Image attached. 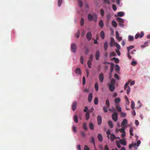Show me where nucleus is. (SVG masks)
I'll return each mask as SVG.
<instances>
[{"mask_svg": "<svg viewBox=\"0 0 150 150\" xmlns=\"http://www.w3.org/2000/svg\"><path fill=\"white\" fill-rule=\"evenodd\" d=\"M88 18L89 21H91L93 20L95 22L97 21V17L95 13H94L93 15L89 14L88 16Z\"/></svg>", "mask_w": 150, "mask_h": 150, "instance_id": "nucleus-1", "label": "nucleus"}, {"mask_svg": "<svg viewBox=\"0 0 150 150\" xmlns=\"http://www.w3.org/2000/svg\"><path fill=\"white\" fill-rule=\"evenodd\" d=\"M112 117L114 121H117L118 119V114L116 112L114 113L112 115Z\"/></svg>", "mask_w": 150, "mask_h": 150, "instance_id": "nucleus-2", "label": "nucleus"}, {"mask_svg": "<svg viewBox=\"0 0 150 150\" xmlns=\"http://www.w3.org/2000/svg\"><path fill=\"white\" fill-rule=\"evenodd\" d=\"M71 51L73 53H75L76 52L77 47L75 44H72L71 45Z\"/></svg>", "mask_w": 150, "mask_h": 150, "instance_id": "nucleus-3", "label": "nucleus"}, {"mask_svg": "<svg viewBox=\"0 0 150 150\" xmlns=\"http://www.w3.org/2000/svg\"><path fill=\"white\" fill-rule=\"evenodd\" d=\"M127 124V119H124L121 123V127L122 128H125Z\"/></svg>", "mask_w": 150, "mask_h": 150, "instance_id": "nucleus-4", "label": "nucleus"}, {"mask_svg": "<svg viewBox=\"0 0 150 150\" xmlns=\"http://www.w3.org/2000/svg\"><path fill=\"white\" fill-rule=\"evenodd\" d=\"M144 35V33L142 31L140 33H137V34L135 37V39H137L138 38H141Z\"/></svg>", "mask_w": 150, "mask_h": 150, "instance_id": "nucleus-5", "label": "nucleus"}, {"mask_svg": "<svg viewBox=\"0 0 150 150\" xmlns=\"http://www.w3.org/2000/svg\"><path fill=\"white\" fill-rule=\"evenodd\" d=\"M99 78L100 82L101 83L103 82L104 80V74L103 73L100 74L99 76Z\"/></svg>", "mask_w": 150, "mask_h": 150, "instance_id": "nucleus-6", "label": "nucleus"}, {"mask_svg": "<svg viewBox=\"0 0 150 150\" xmlns=\"http://www.w3.org/2000/svg\"><path fill=\"white\" fill-rule=\"evenodd\" d=\"M108 85L109 86V89L112 92L114 91L115 89V85L110 84L109 83H108Z\"/></svg>", "mask_w": 150, "mask_h": 150, "instance_id": "nucleus-7", "label": "nucleus"}, {"mask_svg": "<svg viewBox=\"0 0 150 150\" xmlns=\"http://www.w3.org/2000/svg\"><path fill=\"white\" fill-rule=\"evenodd\" d=\"M92 34L90 32H88L86 35V38L87 40L88 41L90 40L91 38Z\"/></svg>", "mask_w": 150, "mask_h": 150, "instance_id": "nucleus-8", "label": "nucleus"}, {"mask_svg": "<svg viewBox=\"0 0 150 150\" xmlns=\"http://www.w3.org/2000/svg\"><path fill=\"white\" fill-rule=\"evenodd\" d=\"M77 102L75 101L72 103V108L73 111H74L76 109L77 106Z\"/></svg>", "mask_w": 150, "mask_h": 150, "instance_id": "nucleus-9", "label": "nucleus"}, {"mask_svg": "<svg viewBox=\"0 0 150 150\" xmlns=\"http://www.w3.org/2000/svg\"><path fill=\"white\" fill-rule=\"evenodd\" d=\"M100 56V52L97 50L96 51L95 54V58L97 60H98L99 59V57Z\"/></svg>", "mask_w": 150, "mask_h": 150, "instance_id": "nucleus-10", "label": "nucleus"}, {"mask_svg": "<svg viewBox=\"0 0 150 150\" xmlns=\"http://www.w3.org/2000/svg\"><path fill=\"white\" fill-rule=\"evenodd\" d=\"M102 118L100 116L98 115L97 117L98 124L99 125H100L102 123Z\"/></svg>", "mask_w": 150, "mask_h": 150, "instance_id": "nucleus-11", "label": "nucleus"}, {"mask_svg": "<svg viewBox=\"0 0 150 150\" xmlns=\"http://www.w3.org/2000/svg\"><path fill=\"white\" fill-rule=\"evenodd\" d=\"M115 40L113 37L110 38V47H112L113 46L114 43H115Z\"/></svg>", "mask_w": 150, "mask_h": 150, "instance_id": "nucleus-12", "label": "nucleus"}, {"mask_svg": "<svg viewBox=\"0 0 150 150\" xmlns=\"http://www.w3.org/2000/svg\"><path fill=\"white\" fill-rule=\"evenodd\" d=\"M116 37L119 41H121L122 40V38L120 36L119 33L117 31L116 32Z\"/></svg>", "mask_w": 150, "mask_h": 150, "instance_id": "nucleus-13", "label": "nucleus"}, {"mask_svg": "<svg viewBox=\"0 0 150 150\" xmlns=\"http://www.w3.org/2000/svg\"><path fill=\"white\" fill-rule=\"evenodd\" d=\"M75 73L78 75L81 74V71L80 69L79 68H76L75 71Z\"/></svg>", "mask_w": 150, "mask_h": 150, "instance_id": "nucleus-14", "label": "nucleus"}, {"mask_svg": "<svg viewBox=\"0 0 150 150\" xmlns=\"http://www.w3.org/2000/svg\"><path fill=\"white\" fill-rule=\"evenodd\" d=\"M110 137L111 140L113 142L114 141V139H116L117 137H116L114 134H110Z\"/></svg>", "mask_w": 150, "mask_h": 150, "instance_id": "nucleus-15", "label": "nucleus"}, {"mask_svg": "<svg viewBox=\"0 0 150 150\" xmlns=\"http://www.w3.org/2000/svg\"><path fill=\"white\" fill-rule=\"evenodd\" d=\"M97 138L99 142H102L103 141V137L101 134H98Z\"/></svg>", "mask_w": 150, "mask_h": 150, "instance_id": "nucleus-16", "label": "nucleus"}, {"mask_svg": "<svg viewBox=\"0 0 150 150\" xmlns=\"http://www.w3.org/2000/svg\"><path fill=\"white\" fill-rule=\"evenodd\" d=\"M120 142L122 145L125 146L126 145V142L125 141V139H120Z\"/></svg>", "mask_w": 150, "mask_h": 150, "instance_id": "nucleus-17", "label": "nucleus"}, {"mask_svg": "<svg viewBox=\"0 0 150 150\" xmlns=\"http://www.w3.org/2000/svg\"><path fill=\"white\" fill-rule=\"evenodd\" d=\"M92 98V93H91L89 94L88 98V101L89 103H90L91 101Z\"/></svg>", "mask_w": 150, "mask_h": 150, "instance_id": "nucleus-18", "label": "nucleus"}, {"mask_svg": "<svg viewBox=\"0 0 150 150\" xmlns=\"http://www.w3.org/2000/svg\"><path fill=\"white\" fill-rule=\"evenodd\" d=\"M86 119V120H88L89 119L90 117V115L89 113V112L88 111H87L86 112L85 114Z\"/></svg>", "mask_w": 150, "mask_h": 150, "instance_id": "nucleus-19", "label": "nucleus"}, {"mask_svg": "<svg viewBox=\"0 0 150 150\" xmlns=\"http://www.w3.org/2000/svg\"><path fill=\"white\" fill-rule=\"evenodd\" d=\"M117 21L120 23H123L124 21L122 18H117Z\"/></svg>", "mask_w": 150, "mask_h": 150, "instance_id": "nucleus-20", "label": "nucleus"}, {"mask_svg": "<svg viewBox=\"0 0 150 150\" xmlns=\"http://www.w3.org/2000/svg\"><path fill=\"white\" fill-rule=\"evenodd\" d=\"M108 44L107 42H105L104 44V48L105 50L106 51L108 48Z\"/></svg>", "mask_w": 150, "mask_h": 150, "instance_id": "nucleus-21", "label": "nucleus"}, {"mask_svg": "<svg viewBox=\"0 0 150 150\" xmlns=\"http://www.w3.org/2000/svg\"><path fill=\"white\" fill-rule=\"evenodd\" d=\"M99 25L100 27L101 28H103L104 26L103 21L102 20H100L99 23Z\"/></svg>", "mask_w": 150, "mask_h": 150, "instance_id": "nucleus-22", "label": "nucleus"}, {"mask_svg": "<svg viewBox=\"0 0 150 150\" xmlns=\"http://www.w3.org/2000/svg\"><path fill=\"white\" fill-rule=\"evenodd\" d=\"M114 67V64L113 63L111 64L110 68V73H112Z\"/></svg>", "mask_w": 150, "mask_h": 150, "instance_id": "nucleus-23", "label": "nucleus"}, {"mask_svg": "<svg viewBox=\"0 0 150 150\" xmlns=\"http://www.w3.org/2000/svg\"><path fill=\"white\" fill-rule=\"evenodd\" d=\"M124 13L123 12H118L117 13L118 16L122 17L124 15Z\"/></svg>", "mask_w": 150, "mask_h": 150, "instance_id": "nucleus-24", "label": "nucleus"}, {"mask_svg": "<svg viewBox=\"0 0 150 150\" xmlns=\"http://www.w3.org/2000/svg\"><path fill=\"white\" fill-rule=\"evenodd\" d=\"M100 37L101 38L103 39L105 38V33L103 31H101L100 34Z\"/></svg>", "mask_w": 150, "mask_h": 150, "instance_id": "nucleus-25", "label": "nucleus"}, {"mask_svg": "<svg viewBox=\"0 0 150 150\" xmlns=\"http://www.w3.org/2000/svg\"><path fill=\"white\" fill-rule=\"evenodd\" d=\"M131 81V80L129 79L128 82L125 83L124 86V89L125 90L126 89L127 87L128 86V84L130 83Z\"/></svg>", "mask_w": 150, "mask_h": 150, "instance_id": "nucleus-26", "label": "nucleus"}, {"mask_svg": "<svg viewBox=\"0 0 150 150\" xmlns=\"http://www.w3.org/2000/svg\"><path fill=\"white\" fill-rule=\"evenodd\" d=\"M105 104L107 108H109L110 107V103L108 100L107 99L106 100Z\"/></svg>", "mask_w": 150, "mask_h": 150, "instance_id": "nucleus-27", "label": "nucleus"}, {"mask_svg": "<svg viewBox=\"0 0 150 150\" xmlns=\"http://www.w3.org/2000/svg\"><path fill=\"white\" fill-rule=\"evenodd\" d=\"M131 108L132 109L135 108V103L133 100L131 101Z\"/></svg>", "mask_w": 150, "mask_h": 150, "instance_id": "nucleus-28", "label": "nucleus"}, {"mask_svg": "<svg viewBox=\"0 0 150 150\" xmlns=\"http://www.w3.org/2000/svg\"><path fill=\"white\" fill-rule=\"evenodd\" d=\"M134 46L131 45L128 47H127V50L128 52H129L130 51V50L134 48Z\"/></svg>", "mask_w": 150, "mask_h": 150, "instance_id": "nucleus-29", "label": "nucleus"}, {"mask_svg": "<svg viewBox=\"0 0 150 150\" xmlns=\"http://www.w3.org/2000/svg\"><path fill=\"white\" fill-rule=\"evenodd\" d=\"M108 124L110 127L112 128L113 127V124L112 122L110 121H108Z\"/></svg>", "mask_w": 150, "mask_h": 150, "instance_id": "nucleus-30", "label": "nucleus"}, {"mask_svg": "<svg viewBox=\"0 0 150 150\" xmlns=\"http://www.w3.org/2000/svg\"><path fill=\"white\" fill-rule=\"evenodd\" d=\"M120 101V99L119 98H117L115 99V103H119Z\"/></svg>", "mask_w": 150, "mask_h": 150, "instance_id": "nucleus-31", "label": "nucleus"}, {"mask_svg": "<svg viewBox=\"0 0 150 150\" xmlns=\"http://www.w3.org/2000/svg\"><path fill=\"white\" fill-rule=\"evenodd\" d=\"M74 122L76 123H77L78 122V118L77 116L76 115H74Z\"/></svg>", "mask_w": 150, "mask_h": 150, "instance_id": "nucleus-32", "label": "nucleus"}, {"mask_svg": "<svg viewBox=\"0 0 150 150\" xmlns=\"http://www.w3.org/2000/svg\"><path fill=\"white\" fill-rule=\"evenodd\" d=\"M110 82L111 83H109V84L115 85V81L114 79H112L111 80Z\"/></svg>", "mask_w": 150, "mask_h": 150, "instance_id": "nucleus-33", "label": "nucleus"}, {"mask_svg": "<svg viewBox=\"0 0 150 150\" xmlns=\"http://www.w3.org/2000/svg\"><path fill=\"white\" fill-rule=\"evenodd\" d=\"M112 25L114 27L116 28L117 26V23L115 21H113L112 22Z\"/></svg>", "mask_w": 150, "mask_h": 150, "instance_id": "nucleus-34", "label": "nucleus"}, {"mask_svg": "<svg viewBox=\"0 0 150 150\" xmlns=\"http://www.w3.org/2000/svg\"><path fill=\"white\" fill-rule=\"evenodd\" d=\"M94 103L96 105H97L98 103V99L97 97H96L94 100Z\"/></svg>", "mask_w": 150, "mask_h": 150, "instance_id": "nucleus-35", "label": "nucleus"}, {"mask_svg": "<svg viewBox=\"0 0 150 150\" xmlns=\"http://www.w3.org/2000/svg\"><path fill=\"white\" fill-rule=\"evenodd\" d=\"M100 13L102 16H103L104 15V11L103 9H100Z\"/></svg>", "mask_w": 150, "mask_h": 150, "instance_id": "nucleus-36", "label": "nucleus"}, {"mask_svg": "<svg viewBox=\"0 0 150 150\" xmlns=\"http://www.w3.org/2000/svg\"><path fill=\"white\" fill-rule=\"evenodd\" d=\"M89 127L90 128V129H91L93 130V129L94 128V125H93L91 123V122H90L89 124Z\"/></svg>", "mask_w": 150, "mask_h": 150, "instance_id": "nucleus-37", "label": "nucleus"}, {"mask_svg": "<svg viewBox=\"0 0 150 150\" xmlns=\"http://www.w3.org/2000/svg\"><path fill=\"white\" fill-rule=\"evenodd\" d=\"M128 39L129 41H132L134 40L133 37L132 36L129 35L128 36Z\"/></svg>", "mask_w": 150, "mask_h": 150, "instance_id": "nucleus-38", "label": "nucleus"}, {"mask_svg": "<svg viewBox=\"0 0 150 150\" xmlns=\"http://www.w3.org/2000/svg\"><path fill=\"white\" fill-rule=\"evenodd\" d=\"M115 45L118 49L119 50L120 49V46L118 43L115 42Z\"/></svg>", "mask_w": 150, "mask_h": 150, "instance_id": "nucleus-39", "label": "nucleus"}, {"mask_svg": "<svg viewBox=\"0 0 150 150\" xmlns=\"http://www.w3.org/2000/svg\"><path fill=\"white\" fill-rule=\"evenodd\" d=\"M116 108L118 111L120 112L121 111V108L120 106L117 105L116 106Z\"/></svg>", "mask_w": 150, "mask_h": 150, "instance_id": "nucleus-40", "label": "nucleus"}, {"mask_svg": "<svg viewBox=\"0 0 150 150\" xmlns=\"http://www.w3.org/2000/svg\"><path fill=\"white\" fill-rule=\"evenodd\" d=\"M63 0H58V5L59 7H60L62 2Z\"/></svg>", "mask_w": 150, "mask_h": 150, "instance_id": "nucleus-41", "label": "nucleus"}, {"mask_svg": "<svg viewBox=\"0 0 150 150\" xmlns=\"http://www.w3.org/2000/svg\"><path fill=\"white\" fill-rule=\"evenodd\" d=\"M113 59L114 60V61L116 63H119V59L117 58L114 57Z\"/></svg>", "mask_w": 150, "mask_h": 150, "instance_id": "nucleus-42", "label": "nucleus"}, {"mask_svg": "<svg viewBox=\"0 0 150 150\" xmlns=\"http://www.w3.org/2000/svg\"><path fill=\"white\" fill-rule=\"evenodd\" d=\"M88 67L90 68H91V61H90V60H89L88 61Z\"/></svg>", "mask_w": 150, "mask_h": 150, "instance_id": "nucleus-43", "label": "nucleus"}, {"mask_svg": "<svg viewBox=\"0 0 150 150\" xmlns=\"http://www.w3.org/2000/svg\"><path fill=\"white\" fill-rule=\"evenodd\" d=\"M125 128H122L121 129H119V131L123 133L125 132Z\"/></svg>", "mask_w": 150, "mask_h": 150, "instance_id": "nucleus-44", "label": "nucleus"}, {"mask_svg": "<svg viewBox=\"0 0 150 150\" xmlns=\"http://www.w3.org/2000/svg\"><path fill=\"white\" fill-rule=\"evenodd\" d=\"M95 88L97 91H98V86L97 83H96L95 85Z\"/></svg>", "mask_w": 150, "mask_h": 150, "instance_id": "nucleus-45", "label": "nucleus"}, {"mask_svg": "<svg viewBox=\"0 0 150 150\" xmlns=\"http://www.w3.org/2000/svg\"><path fill=\"white\" fill-rule=\"evenodd\" d=\"M80 62L82 64H83V58L82 56H81L80 58Z\"/></svg>", "mask_w": 150, "mask_h": 150, "instance_id": "nucleus-46", "label": "nucleus"}, {"mask_svg": "<svg viewBox=\"0 0 150 150\" xmlns=\"http://www.w3.org/2000/svg\"><path fill=\"white\" fill-rule=\"evenodd\" d=\"M114 77L117 80H119L120 79V77L117 74H115L114 75Z\"/></svg>", "mask_w": 150, "mask_h": 150, "instance_id": "nucleus-47", "label": "nucleus"}, {"mask_svg": "<svg viewBox=\"0 0 150 150\" xmlns=\"http://www.w3.org/2000/svg\"><path fill=\"white\" fill-rule=\"evenodd\" d=\"M81 134L82 137H85L86 136L85 134L83 131H81Z\"/></svg>", "mask_w": 150, "mask_h": 150, "instance_id": "nucleus-48", "label": "nucleus"}, {"mask_svg": "<svg viewBox=\"0 0 150 150\" xmlns=\"http://www.w3.org/2000/svg\"><path fill=\"white\" fill-rule=\"evenodd\" d=\"M79 6L82 7L83 6V2L81 0H79Z\"/></svg>", "mask_w": 150, "mask_h": 150, "instance_id": "nucleus-49", "label": "nucleus"}, {"mask_svg": "<svg viewBox=\"0 0 150 150\" xmlns=\"http://www.w3.org/2000/svg\"><path fill=\"white\" fill-rule=\"evenodd\" d=\"M84 23V20L83 18H82L81 20V26H82Z\"/></svg>", "mask_w": 150, "mask_h": 150, "instance_id": "nucleus-50", "label": "nucleus"}, {"mask_svg": "<svg viewBox=\"0 0 150 150\" xmlns=\"http://www.w3.org/2000/svg\"><path fill=\"white\" fill-rule=\"evenodd\" d=\"M127 94H129L130 91V88L129 86L128 87L127 89L126 90Z\"/></svg>", "mask_w": 150, "mask_h": 150, "instance_id": "nucleus-51", "label": "nucleus"}, {"mask_svg": "<svg viewBox=\"0 0 150 150\" xmlns=\"http://www.w3.org/2000/svg\"><path fill=\"white\" fill-rule=\"evenodd\" d=\"M104 2L107 4H110V1L109 0H103Z\"/></svg>", "mask_w": 150, "mask_h": 150, "instance_id": "nucleus-52", "label": "nucleus"}, {"mask_svg": "<svg viewBox=\"0 0 150 150\" xmlns=\"http://www.w3.org/2000/svg\"><path fill=\"white\" fill-rule=\"evenodd\" d=\"M120 114L122 117H125L126 115V114L125 112H121L120 113Z\"/></svg>", "mask_w": 150, "mask_h": 150, "instance_id": "nucleus-53", "label": "nucleus"}, {"mask_svg": "<svg viewBox=\"0 0 150 150\" xmlns=\"http://www.w3.org/2000/svg\"><path fill=\"white\" fill-rule=\"evenodd\" d=\"M110 56H116V54L115 52H110Z\"/></svg>", "mask_w": 150, "mask_h": 150, "instance_id": "nucleus-54", "label": "nucleus"}, {"mask_svg": "<svg viewBox=\"0 0 150 150\" xmlns=\"http://www.w3.org/2000/svg\"><path fill=\"white\" fill-rule=\"evenodd\" d=\"M106 134L108 135L107 137L108 139H110V137L109 136V135H110V132L109 130H108L106 132Z\"/></svg>", "mask_w": 150, "mask_h": 150, "instance_id": "nucleus-55", "label": "nucleus"}, {"mask_svg": "<svg viewBox=\"0 0 150 150\" xmlns=\"http://www.w3.org/2000/svg\"><path fill=\"white\" fill-rule=\"evenodd\" d=\"M116 144H117V147L118 148H120L121 147V146L120 145V144H119V142H118V141H116Z\"/></svg>", "mask_w": 150, "mask_h": 150, "instance_id": "nucleus-56", "label": "nucleus"}, {"mask_svg": "<svg viewBox=\"0 0 150 150\" xmlns=\"http://www.w3.org/2000/svg\"><path fill=\"white\" fill-rule=\"evenodd\" d=\"M112 8L113 9L114 11H115L117 9V8L116 6L114 4H113L112 5Z\"/></svg>", "mask_w": 150, "mask_h": 150, "instance_id": "nucleus-57", "label": "nucleus"}, {"mask_svg": "<svg viewBox=\"0 0 150 150\" xmlns=\"http://www.w3.org/2000/svg\"><path fill=\"white\" fill-rule=\"evenodd\" d=\"M116 70L117 71H120V68L119 65L117 64H116L115 65Z\"/></svg>", "mask_w": 150, "mask_h": 150, "instance_id": "nucleus-58", "label": "nucleus"}, {"mask_svg": "<svg viewBox=\"0 0 150 150\" xmlns=\"http://www.w3.org/2000/svg\"><path fill=\"white\" fill-rule=\"evenodd\" d=\"M86 83V80L85 77L83 76V84L84 85H85Z\"/></svg>", "mask_w": 150, "mask_h": 150, "instance_id": "nucleus-59", "label": "nucleus"}, {"mask_svg": "<svg viewBox=\"0 0 150 150\" xmlns=\"http://www.w3.org/2000/svg\"><path fill=\"white\" fill-rule=\"evenodd\" d=\"M136 144H131L129 145V149H130L132 148V147H134L135 146H136Z\"/></svg>", "mask_w": 150, "mask_h": 150, "instance_id": "nucleus-60", "label": "nucleus"}, {"mask_svg": "<svg viewBox=\"0 0 150 150\" xmlns=\"http://www.w3.org/2000/svg\"><path fill=\"white\" fill-rule=\"evenodd\" d=\"M84 150H90V149L88 146L85 145L84 147Z\"/></svg>", "mask_w": 150, "mask_h": 150, "instance_id": "nucleus-61", "label": "nucleus"}, {"mask_svg": "<svg viewBox=\"0 0 150 150\" xmlns=\"http://www.w3.org/2000/svg\"><path fill=\"white\" fill-rule=\"evenodd\" d=\"M83 127L84 129L85 130H87V128L86 126V124L85 123H84L83 124Z\"/></svg>", "mask_w": 150, "mask_h": 150, "instance_id": "nucleus-62", "label": "nucleus"}, {"mask_svg": "<svg viewBox=\"0 0 150 150\" xmlns=\"http://www.w3.org/2000/svg\"><path fill=\"white\" fill-rule=\"evenodd\" d=\"M103 110L105 112H108V109L107 107L105 106H104L103 107Z\"/></svg>", "mask_w": 150, "mask_h": 150, "instance_id": "nucleus-63", "label": "nucleus"}, {"mask_svg": "<svg viewBox=\"0 0 150 150\" xmlns=\"http://www.w3.org/2000/svg\"><path fill=\"white\" fill-rule=\"evenodd\" d=\"M72 129L73 131L76 133V127L74 126H73Z\"/></svg>", "mask_w": 150, "mask_h": 150, "instance_id": "nucleus-64", "label": "nucleus"}]
</instances>
